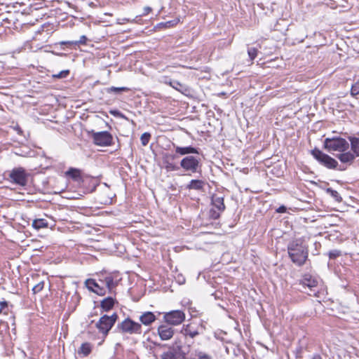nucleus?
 I'll return each mask as SVG.
<instances>
[{"label":"nucleus","instance_id":"obj_17","mask_svg":"<svg viewBox=\"0 0 359 359\" xmlns=\"http://www.w3.org/2000/svg\"><path fill=\"white\" fill-rule=\"evenodd\" d=\"M140 321L144 325H150L152 323H154L156 318L154 313L151 311H147L143 313L140 316Z\"/></svg>","mask_w":359,"mask_h":359},{"label":"nucleus","instance_id":"obj_49","mask_svg":"<svg viewBox=\"0 0 359 359\" xmlns=\"http://www.w3.org/2000/svg\"><path fill=\"white\" fill-rule=\"evenodd\" d=\"M345 169H346L345 168H341V167L339 168V170H344Z\"/></svg>","mask_w":359,"mask_h":359},{"label":"nucleus","instance_id":"obj_30","mask_svg":"<svg viewBox=\"0 0 359 359\" xmlns=\"http://www.w3.org/2000/svg\"><path fill=\"white\" fill-rule=\"evenodd\" d=\"M161 359H180L178 356H177L174 353H172L169 349L168 351L164 352L161 355Z\"/></svg>","mask_w":359,"mask_h":359},{"label":"nucleus","instance_id":"obj_20","mask_svg":"<svg viewBox=\"0 0 359 359\" xmlns=\"http://www.w3.org/2000/svg\"><path fill=\"white\" fill-rule=\"evenodd\" d=\"M347 138L350 141L351 151L356 156H359V137L348 136Z\"/></svg>","mask_w":359,"mask_h":359},{"label":"nucleus","instance_id":"obj_47","mask_svg":"<svg viewBox=\"0 0 359 359\" xmlns=\"http://www.w3.org/2000/svg\"><path fill=\"white\" fill-rule=\"evenodd\" d=\"M311 359H322V358L319 354L316 353V354L313 355Z\"/></svg>","mask_w":359,"mask_h":359},{"label":"nucleus","instance_id":"obj_16","mask_svg":"<svg viewBox=\"0 0 359 359\" xmlns=\"http://www.w3.org/2000/svg\"><path fill=\"white\" fill-rule=\"evenodd\" d=\"M115 303H117V302L114 298L107 297L101 301L100 307L103 311L107 312L114 307Z\"/></svg>","mask_w":359,"mask_h":359},{"label":"nucleus","instance_id":"obj_51","mask_svg":"<svg viewBox=\"0 0 359 359\" xmlns=\"http://www.w3.org/2000/svg\"><path fill=\"white\" fill-rule=\"evenodd\" d=\"M158 346H165V344H163V345L158 344Z\"/></svg>","mask_w":359,"mask_h":359},{"label":"nucleus","instance_id":"obj_26","mask_svg":"<svg viewBox=\"0 0 359 359\" xmlns=\"http://www.w3.org/2000/svg\"><path fill=\"white\" fill-rule=\"evenodd\" d=\"M163 163L167 172L177 171L180 170V166L174 162L163 160Z\"/></svg>","mask_w":359,"mask_h":359},{"label":"nucleus","instance_id":"obj_8","mask_svg":"<svg viewBox=\"0 0 359 359\" xmlns=\"http://www.w3.org/2000/svg\"><path fill=\"white\" fill-rule=\"evenodd\" d=\"M180 167L186 172L196 173L201 170L200 159L194 156H187L180 161Z\"/></svg>","mask_w":359,"mask_h":359},{"label":"nucleus","instance_id":"obj_42","mask_svg":"<svg viewBox=\"0 0 359 359\" xmlns=\"http://www.w3.org/2000/svg\"><path fill=\"white\" fill-rule=\"evenodd\" d=\"M172 345H179L180 347H183V341L180 339L176 338Z\"/></svg>","mask_w":359,"mask_h":359},{"label":"nucleus","instance_id":"obj_24","mask_svg":"<svg viewBox=\"0 0 359 359\" xmlns=\"http://www.w3.org/2000/svg\"><path fill=\"white\" fill-rule=\"evenodd\" d=\"M130 89L127 87H109L105 88V92L107 93H114V94H120L122 92H127Z\"/></svg>","mask_w":359,"mask_h":359},{"label":"nucleus","instance_id":"obj_9","mask_svg":"<svg viewBox=\"0 0 359 359\" xmlns=\"http://www.w3.org/2000/svg\"><path fill=\"white\" fill-rule=\"evenodd\" d=\"M93 140L95 144L101 147H108L113 144V137L107 131L94 133Z\"/></svg>","mask_w":359,"mask_h":359},{"label":"nucleus","instance_id":"obj_21","mask_svg":"<svg viewBox=\"0 0 359 359\" xmlns=\"http://www.w3.org/2000/svg\"><path fill=\"white\" fill-rule=\"evenodd\" d=\"M169 350L174 353L180 359H185L187 353L184 350L183 347H180L179 345H171L169 346Z\"/></svg>","mask_w":359,"mask_h":359},{"label":"nucleus","instance_id":"obj_37","mask_svg":"<svg viewBox=\"0 0 359 359\" xmlns=\"http://www.w3.org/2000/svg\"><path fill=\"white\" fill-rule=\"evenodd\" d=\"M177 158H178V156L177 154H165L163 156V160L168 161L170 162H174V160Z\"/></svg>","mask_w":359,"mask_h":359},{"label":"nucleus","instance_id":"obj_7","mask_svg":"<svg viewBox=\"0 0 359 359\" xmlns=\"http://www.w3.org/2000/svg\"><path fill=\"white\" fill-rule=\"evenodd\" d=\"M163 320L165 323L171 326H176L182 323L186 318L185 313L182 310H172L164 312Z\"/></svg>","mask_w":359,"mask_h":359},{"label":"nucleus","instance_id":"obj_50","mask_svg":"<svg viewBox=\"0 0 359 359\" xmlns=\"http://www.w3.org/2000/svg\"><path fill=\"white\" fill-rule=\"evenodd\" d=\"M68 5H69V7L74 8V6L71 4H69V3L68 4Z\"/></svg>","mask_w":359,"mask_h":359},{"label":"nucleus","instance_id":"obj_15","mask_svg":"<svg viewBox=\"0 0 359 359\" xmlns=\"http://www.w3.org/2000/svg\"><path fill=\"white\" fill-rule=\"evenodd\" d=\"M65 175L77 182H83L81 170L75 168H70L66 171Z\"/></svg>","mask_w":359,"mask_h":359},{"label":"nucleus","instance_id":"obj_31","mask_svg":"<svg viewBox=\"0 0 359 359\" xmlns=\"http://www.w3.org/2000/svg\"><path fill=\"white\" fill-rule=\"evenodd\" d=\"M151 139V134L149 133H144L140 137L141 143L143 146H147Z\"/></svg>","mask_w":359,"mask_h":359},{"label":"nucleus","instance_id":"obj_52","mask_svg":"<svg viewBox=\"0 0 359 359\" xmlns=\"http://www.w3.org/2000/svg\"><path fill=\"white\" fill-rule=\"evenodd\" d=\"M296 357H297V358H300L301 356H300V355H297V356H296Z\"/></svg>","mask_w":359,"mask_h":359},{"label":"nucleus","instance_id":"obj_35","mask_svg":"<svg viewBox=\"0 0 359 359\" xmlns=\"http://www.w3.org/2000/svg\"><path fill=\"white\" fill-rule=\"evenodd\" d=\"M351 94L352 96H356L359 95V81L352 85Z\"/></svg>","mask_w":359,"mask_h":359},{"label":"nucleus","instance_id":"obj_12","mask_svg":"<svg viewBox=\"0 0 359 359\" xmlns=\"http://www.w3.org/2000/svg\"><path fill=\"white\" fill-rule=\"evenodd\" d=\"M301 283L304 287H309L311 292H313L314 295L316 294L317 292L316 287H317L318 285V280L316 278H313L309 274H306L301 280Z\"/></svg>","mask_w":359,"mask_h":359},{"label":"nucleus","instance_id":"obj_40","mask_svg":"<svg viewBox=\"0 0 359 359\" xmlns=\"http://www.w3.org/2000/svg\"><path fill=\"white\" fill-rule=\"evenodd\" d=\"M59 43L62 46V45H67L69 46H77L76 41H60Z\"/></svg>","mask_w":359,"mask_h":359},{"label":"nucleus","instance_id":"obj_39","mask_svg":"<svg viewBox=\"0 0 359 359\" xmlns=\"http://www.w3.org/2000/svg\"><path fill=\"white\" fill-rule=\"evenodd\" d=\"M87 37L85 36V35H82L79 40L78 41H76V45L79 46V45H86V42H87Z\"/></svg>","mask_w":359,"mask_h":359},{"label":"nucleus","instance_id":"obj_19","mask_svg":"<svg viewBox=\"0 0 359 359\" xmlns=\"http://www.w3.org/2000/svg\"><path fill=\"white\" fill-rule=\"evenodd\" d=\"M172 88L177 91L180 92L184 95H189L191 94V89L187 85L179 82L178 81H173Z\"/></svg>","mask_w":359,"mask_h":359},{"label":"nucleus","instance_id":"obj_25","mask_svg":"<svg viewBox=\"0 0 359 359\" xmlns=\"http://www.w3.org/2000/svg\"><path fill=\"white\" fill-rule=\"evenodd\" d=\"M181 332L184 336H189L191 338H194L198 334V332L196 330H191L189 325H187L185 327H183Z\"/></svg>","mask_w":359,"mask_h":359},{"label":"nucleus","instance_id":"obj_3","mask_svg":"<svg viewBox=\"0 0 359 359\" xmlns=\"http://www.w3.org/2000/svg\"><path fill=\"white\" fill-rule=\"evenodd\" d=\"M118 316L116 313H113L111 316L104 314L101 316L100 320L96 323L95 327L104 338L108 335L109 331L118 320Z\"/></svg>","mask_w":359,"mask_h":359},{"label":"nucleus","instance_id":"obj_48","mask_svg":"<svg viewBox=\"0 0 359 359\" xmlns=\"http://www.w3.org/2000/svg\"><path fill=\"white\" fill-rule=\"evenodd\" d=\"M200 359H211V358L206 354H203V355L200 356Z\"/></svg>","mask_w":359,"mask_h":359},{"label":"nucleus","instance_id":"obj_11","mask_svg":"<svg viewBox=\"0 0 359 359\" xmlns=\"http://www.w3.org/2000/svg\"><path fill=\"white\" fill-rule=\"evenodd\" d=\"M86 287L91 292L96 293L100 296H104L106 294V289L99 285V284L92 278L87 279L85 282Z\"/></svg>","mask_w":359,"mask_h":359},{"label":"nucleus","instance_id":"obj_46","mask_svg":"<svg viewBox=\"0 0 359 359\" xmlns=\"http://www.w3.org/2000/svg\"><path fill=\"white\" fill-rule=\"evenodd\" d=\"M0 306H1V307H0V312H1L2 309H4V307L8 306V303L6 301L0 302Z\"/></svg>","mask_w":359,"mask_h":359},{"label":"nucleus","instance_id":"obj_43","mask_svg":"<svg viewBox=\"0 0 359 359\" xmlns=\"http://www.w3.org/2000/svg\"><path fill=\"white\" fill-rule=\"evenodd\" d=\"M287 210V208L284 205H281L280 206L277 210H276V212H279V213H284Z\"/></svg>","mask_w":359,"mask_h":359},{"label":"nucleus","instance_id":"obj_13","mask_svg":"<svg viewBox=\"0 0 359 359\" xmlns=\"http://www.w3.org/2000/svg\"><path fill=\"white\" fill-rule=\"evenodd\" d=\"M211 204L220 212H224L226 208L224 203V197L217 194L212 196Z\"/></svg>","mask_w":359,"mask_h":359},{"label":"nucleus","instance_id":"obj_23","mask_svg":"<svg viewBox=\"0 0 359 359\" xmlns=\"http://www.w3.org/2000/svg\"><path fill=\"white\" fill-rule=\"evenodd\" d=\"M92 351V346L90 343H83L78 351L79 354H82L83 356L88 355Z\"/></svg>","mask_w":359,"mask_h":359},{"label":"nucleus","instance_id":"obj_41","mask_svg":"<svg viewBox=\"0 0 359 359\" xmlns=\"http://www.w3.org/2000/svg\"><path fill=\"white\" fill-rule=\"evenodd\" d=\"M173 81L174 80H172L171 79H170L168 76H163L162 78V82L165 83V84H168V85L170 86L172 88V85H173L172 84Z\"/></svg>","mask_w":359,"mask_h":359},{"label":"nucleus","instance_id":"obj_22","mask_svg":"<svg viewBox=\"0 0 359 359\" xmlns=\"http://www.w3.org/2000/svg\"><path fill=\"white\" fill-rule=\"evenodd\" d=\"M205 185V182L201 180H191L187 188L189 189L201 190Z\"/></svg>","mask_w":359,"mask_h":359},{"label":"nucleus","instance_id":"obj_14","mask_svg":"<svg viewBox=\"0 0 359 359\" xmlns=\"http://www.w3.org/2000/svg\"><path fill=\"white\" fill-rule=\"evenodd\" d=\"M173 147L175 149V152L177 154H180L181 156H184L189 154H198V149L193 147L191 146L188 147H179L176 146L173 144Z\"/></svg>","mask_w":359,"mask_h":359},{"label":"nucleus","instance_id":"obj_1","mask_svg":"<svg viewBox=\"0 0 359 359\" xmlns=\"http://www.w3.org/2000/svg\"><path fill=\"white\" fill-rule=\"evenodd\" d=\"M287 252L291 261L298 266H303L309 256L308 248L301 239L291 241L287 245Z\"/></svg>","mask_w":359,"mask_h":359},{"label":"nucleus","instance_id":"obj_6","mask_svg":"<svg viewBox=\"0 0 359 359\" xmlns=\"http://www.w3.org/2000/svg\"><path fill=\"white\" fill-rule=\"evenodd\" d=\"M311 154L321 165L329 169H335L338 165V162L334 158L316 147L311 150Z\"/></svg>","mask_w":359,"mask_h":359},{"label":"nucleus","instance_id":"obj_34","mask_svg":"<svg viewBox=\"0 0 359 359\" xmlns=\"http://www.w3.org/2000/svg\"><path fill=\"white\" fill-rule=\"evenodd\" d=\"M69 74V70H62L60 72H59L57 74H53V77L55 79H64L67 77V76Z\"/></svg>","mask_w":359,"mask_h":359},{"label":"nucleus","instance_id":"obj_5","mask_svg":"<svg viewBox=\"0 0 359 359\" xmlns=\"http://www.w3.org/2000/svg\"><path fill=\"white\" fill-rule=\"evenodd\" d=\"M116 329L122 333L129 334H140L142 333V325L130 318L118 323Z\"/></svg>","mask_w":359,"mask_h":359},{"label":"nucleus","instance_id":"obj_27","mask_svg":"<svg viewBox=\"0 0 359 359\" xmlns=\"http://www.w3.org/2000/svg\"><path fill=\"white\" fill-rule=\"evenodd\" d=\"M32 226L39 230L48 226V222L44 219H36L32 222Z\"/></svg>","mask_w":359,"mask_h":359},{"label":"nucleus","instance_id":"obj_36","mask_svg":"<svg viewBox=\"0 0 359 359\" xmlns=\"http://www.w3.org/2000/svg\"><path fill=\"white\" fill-rule=\"evenodd\" d=\"M248 53L251 60H253L257 54V49L254 47L248 48Z\"/></svg>","mask_w":359,"mask_h":359},{"label":"nucleus","instance_id":"obj_18","mask_svg":"<svg viewBox=\"0 0 359 359\" xmlns=\"http://www.w3.org/2000/svg\"><path fill=\"white\" fill-rule=\"evenodd\" d=\"M355 155L351 151H344L341 154H337V157L339 159L341 163L351 164L355 158Z\"/></svg>","mask_w":359,"mask_h":359},{"label":"nucleus","instance_id":"obj_38","mask_svg":"<svg viewBox=\"0 0 359 359\" xmlns=\"http://www.w3.org/2000/svg\"><path fill=\"white\" fill-rule=\"evenodd\" d=\"M209 217L212 219H217L220 217V212H217L214 209H210L209 211Z\"/></svg>","mask_w":359,"mask_h":359},{"label":"nucleus","instance_id":"obj_33","mask_svg":"<svg viewBox=\"0 0 359 359\" xmlns=\"http://www.w3.org/2000/svg\"><path fill=\"white\" fill-rule=\"evenodd\" d=\"M341 255V252L339 250H332L329 251L328 256L331 259H334L337 257H339Z\"/></svg>","mask_w":359,"mask_h":359},{"label":"nucleus","instance_id":"obj_28","mask_svg":"<svg viewBox=\"0 0 359 359\" xmlns=\"http://www.w3.org/2000/svg\"><path fill=\"white\" fill-rule=\"evenodd\" d=\"M104 282L109 292H111L112 290L117 285V283L114 281V278L111 276L106 277Z\"/></svg>","mask_w":359,"mask_h":359},{"label":"nucleus","instance_id":"obj_29","mask_svg":"<svg viewBox=\"0 0 359 359\" xmlns=\"http://www.w3.org/2000/svg\"><path fill=\"white\" fill-rule=\"evenodd\" d=\"M326 192L334 198L336 201L341 202L342 201V198L336 190H334L332 188H327L326 189Z\"/></svg>","mask_w":359,"mask_h":359},{"label":"nucleus","instance_id":"obj_32","mask_svg":"<svg viewBox=\"0 0 359 359\" xmlns=\"http://www.w3.org/2000/svg\"><path fill=\"white\" fill-rule=\"evenodd\" d=\"M44 287V281H40L39 283L35 285L33 288L32 291L34 294H36L40 292Z\"/></svg>","mask_w":359,"mask_h":359},{"label":"nucleus","instance_id":"obj_10","mask_svg":"<svg viewBox=\"0 0 359 359\" xmlns=\"http://www.w3.org/2000/svg\"><path fill=\"white\" fill-rule=\"evenodd\" d=\"M157 332L161 339L163 341L170 339L175 334V330L167 323L159 325Z\"/></svg>","mask_w":359,"mask_h":359},{"label":"nucleus","instance_id":"obj_4","mask_svg":"<svg viewBox=\"0 0 359 359\" xmlns=\"http://www.w3.org/2000/svg\"><path fill=\"white\" fill-rule=\"evenodd\" d=\"M9 181L15 184L25 187L28 182L29 174L22 167L15 168L8 173Z\"/></svg>","mask_w":359,"mask_h":359},{"label":"nucleus","instance_id":"obj_2","mask_svg":"<svg viewBox=\"0 0 359 359\" xmlns=\"http://www.w3.org/2000/svg\"><path fill=\"white\" fill-rule=\"evenodd\" d=\"M350 144L346 139L339 136H333L327 137L324 140L323 147L328 151H339L344 152L348 151Z\"/></svg>","mask_w":359,"mask_h":359},{"label":"nucleus","instance_id":"obj_44","mask_svg":"<svg viewBox=\"0 0 359 359\" xmlns=\"http://www.w3.org/2000/svg\"><path fill=\"white\" fill-rule=\"evenodd\" d=\"M151 10H152L151 8L149 6L144 7L142 15H146L149 14L151 11Z\"/></svg>","mask_w":359,"mask_h":359},{"label":"nucleus","instance_id":"obj_45","mask_svg":"<svg viewBox=\"0 0 359 359\" xmlns=\"http://www.w3.org/2000/svg\"><path fill=\"white\" fill-rule=\"evenodd\" d=\"M110 113L116 116H121V117L124 116L120 111H118L117 110L111 111Z\"/></svg>","mask_w":359,"mask_h":359}]
</instances>
